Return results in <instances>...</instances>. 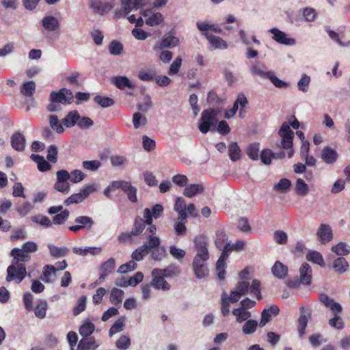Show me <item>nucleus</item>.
Returning a JSON list of instances; mask_svg holds the SVG:
<instances>
[{"mask_svg": "<svg viewBox=\"0 0 350 350\" xmlns=\"http://www.w3.org/2000/svg\"><path fill=\"white\" fill-rule=\"evenodd\" d=\"M150 252L151 258L156 261H161L167 256L166 249L163 246H160V244L152 248Z\"/></svg>", "mask_w": 350, "mask_h": 350, "instance_id": "nucleus-39", "label": "nucleus"}, {"mask_svg": "<svg viewBox=\"0 0 350 350\" xmlns=\"http://www.w3.org/2000/svg\"><path fill=\"white\" fill-rule=\"evenodd\" d=\"M35 91L36 84L33 81L24 83L21 88V93L27 97L32 96L35 93Z\"/></svg>", "mask_w": 350, "mask_h": 350, "instance_id": "nucleus-44", "label": "nucleus"}, {"mask_svg": "<svg viewBox=\"0 0 350 350\" xmlns=\"http://www.w3.org/2000/svg\"><path fill=\"white\" fill-rule=\"evenodd\" d=\"M338 158V152L330 146H325L321 151V159L327 164L335 163Z\"/></svg>", "mask_w": 350, "mask_h": 350, "instance_id": "nucleus-20", "label": "nucleus"}, {"mask_svg": "<svg viewBox=\"0 0 350 350\" xmlns=\"http://www.w3.org/2000/svg\"><path fill=\"white\" fill-rule=\"evenodd\" d=\"M258 327V322L256 320L249 319L243 324L242 331L245 334L254 333Z\"/></svg>", "mask_w": 350, "mask_h": 350, "instance_id": "nucleus-53", "label": "nucleus"}, {"mask_svg": "<svg viewBox=\"0 0 350 350\" xmlns=\"http://www.w3.org/2000/svg\"><path fill=\"white\" fill-rule=\"evenodd\" d=\"M274 157L275 154L269 149H265L260 153V159L265 165L270 164Z\"/></svg>", "mask_w": 350, "mask_h": 350, "instance_id": "nucleus-64", "label": "nucleus"}, {"mask_svg": "<svg viewBox=\"0 0 350 350\" xmlns=\"http://www.w3.org/2000/svg\"><path fill=\"white\" fill-rule=\"evenodd\" d=\"M88 197V186H85L81 193H74L64 201L66 206H69L74 203H79Z\"/></svg>", "mask_w": 350, "mask_h": 350, "instance_id": "nucleus-31", "label": "nucleus"}, {"mask_svg": "<svg viewBox=\"0 0 350 350\" xmlns=\"http://www.w3.org/2000/svg\"><path fill=\"white\" fill-rule=\"evenodd\" d=\"M219 112V109H210L202 111L199 124V130L202 133H208L211 126L216 124L217 116Z\"/></svg>", "mask_w": 350, "mask_h": 350, "instance_id": "nucleus-9", "label": "nucleus"}, {"mask_svg": "<svg viewBox=\"0 0 350 350\" xmlns=\"http://www.w3.org/2000/svg\"><path fill=\"white\" fill-rule=\"evenodd\" d=\"M228 156L232 161H237L241 159V148L237 142H231L228 147Z\"/></svg>", "mask_w": 350, "mask_h": 350, "instance_id": "nucleus-34", "label": "nucleus"}, {"mask_svg": "<svg viewBox=\"0 0 350 350\" xmlns=\"http://www.w3.org/2000/svg\"><path fill=\"white\" fill-rule=\"evenodd\" d=\"M332 251L338 256H347L350 253V246L345 242H340L332 246Z\"/></svg>", "mask_w": 350, "mask_h": 350, "instance_id": "nucleus-41", "label": "nucleus"}, {"mask_svg": "<svg viewBox=\"0 0 350 350\" xmlns=\"http://www.w3.org/2000/svg\"><path fill=\"white\" fill-rule=\"evenodd\" d=\"M300 282L304 285H310L312 280V269L310 266L305 262L302 264L299 269Z\"/></svg>", "mask_w": 350, "mask_h": 350, "instance_id": "nucleus-25", "label": "nucleus"}, {"mask_svg": "<svg viewBox=\"0 0 350 350\" xmlns=\"http://www.w3.org/2000/svg\"><path fill=\"white\" fill-rule=\"evenodd\" d=\"M204 36L208 40L211 44V49H226L228 44L226 41H224L222 38L212 35L209 33H204Z\"/></svg>", "mask_w": 350, "mask_h": 350, "instance_id": "nucleus-23", "label": "nucleus"}, {"mask_svg": "<svg viewBox=\"0 0 350 350\" xmlns=\"http://www.w3.org/2000/svg\"><path fill=\"white\" fill-rule=\"evenodd\" d=\"M90 6L95 12H97L100 14H104L109 12L112 8V6L110 3H103L100 1H92Z\"/></svg>", "mask_w": 350, "mask_h": 350, "instance_id": "nucleus-33", "label": "nucleus"}, {"mask_svg": "<svg viewBox=\"0 0 350 350\" xmlns=\"http://www.w3.org/2000/svg\"><path fill=\"white\" fill-rule=\"evenodd\" d=\"M38 250V245L35 242L27 241L23 244L22 248L15 247L11 250L10 256L18 258L23 262H29L31 259L30 253H34Z\"/></svg>", "mask_w": 350, "mask_h": 350, "instance_id": "nucleus-7", "label": "nucleus"}, {"mask_svg": "<svg viewBox=\"0 0 350 350\" xmlns=\"http://www.w3.org/2000/svg\"><path fill=\"white\" fill-rule=\"evenodd\" d=\"M250 71L253 75H257L263 79H267L271 71H267L264 65H252Z\"/></svg>", "mask_w": 350, "mask_h": 350, "instance_id": "nucleus-43", "label": "nucleus"}, {"mask_svg": "<svg viewBox=\"0 0 350 350\" xmlns=\"http://www.w3.org/2000/svg\"><path fill=\"white\" fill-rule=\"evenodd\" d=\"M68 172L66 170H60L57 172V181L54 185V188L62 193H67L70 190L68 183Z\"/></svg>", "mask_w": 350, "mask_h": 350, "instance_id": "nucleus-14", "label": "nucleus"}, {"mask_svg": "<svg viewBox=\"0 0 350 350\" xmlns=\"http://www.w3.org/2000/svg\"><path fill=\"white\" fill-rule=\"evenodd\" d=\"M245 243L242 240H238L234 244L226 243L221 254L216 262V270L217 272V277L219 280H224L226 275V260L229 256V254L233 251H240L245 248Z\"/></svg>", "mask_w": 350, "mask_h": 350, "instance_id": "nucleus-1", "label": "nucleus"}, {"mask_svg": "<svg viewBox=\"0 0 350 350\" xmlns=\"http://www.w3.org/2000/svg\"><path fill=\"white\" fill-rule=\"evenodd\" d=\"M124 291L121 289L113 288L110 294V301L113 305L122 303L124 296Z\"/></svg>", "mask_w": 350, "mask_h": 350, "instance_id": "nucleus-51", "label": "nucleus"}, {"mask_svg": "<svg viewBox=\"0 0 350 350\" xmlns=\"http://www.w3.org/2000/svg\"><path fill=\"white\" fill-rule=\"evenodd\" d=\"M204 187L200 184H191L187 186L184 190V195L188 198H193L198 193H202Z\"/></svg>", "mask_w": 350, "mask_h": 350, "instance_id": "nucleus-37", "label": "nucleus"}, {"mask_svg": "<svg viewBox=\"0 0 350 350\" xmlns=\"http://www.w3.org/2000/svg\"><path fill=\"white\" fill-rule=\"evenodd\" d=\"M308 261L317 264L321 267L324 266V260L321 254L317 251H310L306 255Z\"/></svg>", "mask_w": 350, "mask_h": 350, "instance_id": "nucleus-48", "label": "nucleus"}, {"mask_svg": "<svg viewBox=\"0 0 350 350\" xmlns=\"http://www.w3.org/2000/svg\"><path fill=\"white\" fill-rule=\"evenodd\" d=\"M12 147L16 151H23L25 148V137L20 133H15L11 137Z\"/></svg>", "mask_w": 350, "mask_h": 350, "instance_id": "nucleus-26", "label": "nucleus"}, {"mask_svg": "<svg viewBox=\"0 0 350 350\" xmlns=\"http://www.w3.org/2000/svg\"><path fill=\"white\" fill-rule=\"evenodd\" d=\"M115 267L116 260L113 258H110L107 261L104 262L100 265L101 273L98 278L99 281L105 280L106 277L111 274L113 271Z\"/></svg>", "mask_w": 350, "mask_h": 350, "instance_id": "nucleus-21", "label": "nucleus"}, {"mask_svg": "<svg viewBox=\"0 0 350 350\" xmlns=\"http://www.w3.org/2000/svg\"><path fill=\"white\" fill-rule=\"evenodd\" d=\"M69 179L71 183H77L85 178V174L81 170H75L68 173Z\"/></svg>", "mask_w": 350, "mask_h": 350, "instance_id": "nucleus-61", "label": "nucleus"}, {"mask_svg": "<svg viewBox=\"0 0 350 350\" xmlns=\"http://www.w3.org/2000/svg\"><path fill=\"white\" fill-rule=\"evenodd\" d=\"M125 15H127L133 9L141 8L144 5L142 0H121Z\"/></svg>", "mask_w": 350, "mask_h": 350, "instance_id": "nucleus-32", "label": "nucleus"}, {"mask_svg": "<svg viewBox=\"0 0 350 350\" xmlns=\"http://www.w3.org/2000/svg\"><path fill=\"white\" fill-rule=\"evenodd\" d=\"M146 239L147 241L143 245L139 247L133 252L131 255L133 260L136 261L142 260L148 254L152 248L161 244V240L157 236L148 235Z\"/></svg>", "mask_w": 350, "mask_h": 350, "instance_id": "nucleus-5", "label": "nucleus"}, {"mask_svg": "<svg viewBox=\"0 0 350 350\" xmlns=\"http://www.w3.org/2000/svg\"><path fill=\"white\" fill-rule=\"evenodd\" d=\"M156 73L152 70H140L138 78L143 81H150L154 79Z\"/></svg>", "mask_w": 350, "mask_h": 350, "instance_id": "nucleus-63", "label": "nucleus"}, {"mask_svg": "<svg viewBox=\"0 0 350 350\" xmlns=\"http://www.w3.org/2000/svg\"><path fill=\"white\" fill-rule=\"evenodd\" d=\"M142 15L145 17L148 16L146 20V25L149 26H154L161 24L163 21V15L160 12L152 14L150 10H144Z\"/></svg>", "mask_w": 350, "mask_h": 350, "instance_id": "nucleus-22", "label": "nucleus"}, {"mask_svg": "<svg viewBox=\"0 0 350 350\" xmlns=\"http://www.w3.org/2000/svg\"><path fill=\"white\" fill-rule=\"evenodd\" d=\"M49 249L51 255L55 258L65 256L70 252L69 249L66 247H57L53 245H49Z\"/></svg>", "mask_w": 350, "mask_h": 350, "instance_id": "nucleus-47", "label": "nucleus"}, {"mask_svg": "<svg viewBox=\"0 0 350 350\" xmlns=\"http://www.w3.org/2000/svg\"><path fill=\"white\" fill-rule=\"evenodd\" d=\"M272 273L278 278H285L288 275V267L280 261H276L271 268Z\"/></svg>", "mask_w": 350, "mask_h": 350, "instance_id": "nucleus-30", "label": "nucleus"}, {"mask_svg": "<svg viewBox=\"0 0 350 350\" xmlns=\"http://www.w3.org/2000/svg\"><path fill=\"white\" fill-rule=\"evenodd\" d=\"M317 235L322 244H326L333 239L332 229L329 225L321 224L318 228Z\"/></svg>", "mask_w": 350, "mask_h": 350, "instance_id": "nucleus-16", "label": "nucleus"}, {"mask_svg": "<svg viewBox=\"0 0 350 350\" xmlns=\"http://www.w3.org/2000/svg\"><path fill=\"white\" fill-rule=\"evenodd\" d=\"M94 100L96 104L102 107H108L114 104V100L107 96H96Z\"/></svg>", "mask_w": 350, "mask_h": 350, "instance_id": "nucleus-57", "label": "nucleus"}, {"mask_svg": "<svg viewBox=\"0 0 350 350\" xmlns=\"http://www.w3.org/2000/svg\"><path fill=\"white\" fill-rule=\"evenodd\" d=\"M56 269L53 265H46L44 267L42 273L40 276L41 280L44 282H50L53 280L52 276H55Z\"/></svg>", "mask_w": 350, "mask_h": 350, "instance_id": "nucleus-38", "label": "nucleus"}, {"mask_svg": "<svg viewBox=\"0 0 350 350\" xmlns=\"http://www.w3.org/2000/svg\"><path fill=\"white\" fill-rule=\"evenodd\" d=\"M235 291H237L238 294L241 296L250 292V294L254 295L257 299L261 300L262 299L260 291V282L256 279L252 280L250 286L247 281L238 282Z\"/></svg>", "mask_w": 350, "mask_h": 350, "instance_id": "nucleus-8", "label": "nucleus"}, {"mask_svg": "<svg viewBox=\"0 0 350 350\" xmlns=\"http://www.w3.org/2000/svg\"><path fill=\"white\" fill-rule=\"evenodd\" d=\"M72 92L66 88H62L59 92H52L50 95L51 103L47 105V110L50 112L61 109L60 103L70 104L73 101Z\"/></svg>", "mask_w": 350, "mask_h": 350, "instance_id": "nucleus-3", "label": "nucleus"}, {"mask_svg": "<svg viewBox=\"0 0 350 350\" xmlns=\"http://www.w3.org/2000/svg\"><path fill=\"white\" fill-rule=\"evenodd\" d=\"M79 119V113L77 111L74 110L70 111L66 116V117L62 120V124L66 127H72L77 124Z\"/></svg>", "mask_w": 350, "mask_h": 350, "instance_id": "nucleus-36", "label": "nucleus"}, {"mask_svg": "<svg viewBox=\"0 0 350 350\" xmlns=\"http://www.w3.org/2000/svg\"><path fill=\"white\" fill-rule=\"evenodd\" d=\"M159 272H161L166 278H170L179 275L180 269L176 265L171 264L165 269H159Z\"/></svg>", "mask_w": 350, "mask_h": 350, "instance_id": "nucleus-50", "label": "nucleus"}, {"mask_svg": "<svg viewBox=\"0 0 350 350\" xmlns=\"http://www.w3.org/2000/svg\"><path fill=\"white\" fill-rule=\"evenodd\" d=\"M146 226V219H142L139 216H137L135 218L134 223L133 225V228L131 229V234H134V236L140 235L142 232L144 230Z\"/></svg>", "mask_w": 350, "mask_h": 350, "instance_id": "nucleus-29", "label": "nucleus"}, {"mask_svg": "<svg viewBox=\"0 0 350 350\" xmlns=\"http://www.w3.org/2000/svg\"><path fill=\"white\" fill-rule=\"evenodd\" d=\"M230 303L231 302L227 299V294L223 293L221 299V311L224 317H227L230 313Z\"/></svg>", "mask_w": 350, "mask_h": 350, "instance_id": "nucleus-59", "label": "nucleus"}, {"mask_svg": "<svg viewBox=\"0 0 350 350\" xmlns=\"http://www.w3.org/2000/svg\"><path fill=\"white\" fill-rule=\"evenodd\" d=\"M273 34V38L277 42L285 45H293L295 43V40L293 38H288L287 35L277 28H273L269 30Z\"/></svg>", "mask_w": 350, "mask_h": 350, "instance_id": "nucleus-18", "label": "nucleus"}, {"mask_svg": "<svg viewBox=\"0 0 350 350\" xmlns=\"http://www.w3.org/2000/svg\"><path fill=\"white\" fill-rule=\"evenodd\" d=\"M291 185V182L287 178H282L274 185V190L280 192L286 191Z\"/></svg>", "mask_w": 350, "mask_h": 350, "instance_id": "nucleus-60", "label": "nucleus"}, {"mask_svg": "<svg viewBox=\"0 0 350 350\" xmlns=\"http://www.w3.org/2000/svg\"><path fill=\"white\" fill-rule=\"evenodd\" d=\"M179 40L174 36H164L159 45L154 46V50H160L164 48H172L178 44Z\"/></svg>", "mask_w": 350, "mask_h": 350, "instance_id": "nucleus-24", "label": "nucleus"}, {"mask_svg": "<svg viewBox=\"0 0 350 350\" xmlns=\"http://www.w3.org/2000/svg\"><path fill=\"white\" fill-rule=\"evenodd\" d=\"M109 186L111 187L112 191L120 188L125 193L127 194L128 198L131 202H137V189L132 186L131 182L116 180L113 181Z\"/></svg>", "mask_w": 350, "mask_h": 350, "instance_id": "nucleus-11", "label": "nucleus"}, {"mask_svg": "<svg viewBox=\"0 0 350 350\" xmlns=\"http://www.w3.org/2000/svg\"><path fill=\"white\" fill-rule=\"evenodd\" d=\"M295 191L297 194L302 196L308 193V186L301 178H298L296 181Z\"/></svg>", "mask_w": 350, "mask_h": 350, "instance_id": "nucleus-55", "label": "nucleus"}, {"mask_svg": "<svg viewBox=\"0 0 350 350\" xmlns=\"http://www.w3.org/2000/svg\"><path fill=\"white\" fill-rule=\"evenodd\" d=\"M206 262V260H198L197 263H195V260H193V269L198 278H205L208 275V270L205 265Z\"/></svg>", "mask_w": 350, "mask_h": 350, "instance_id": "nucleus-27", "label": "nucleus"}, {"mask_svg": "<svg viewBox=\"0 0 350 350\" xmlns=\"http://www.w3.org/2000/svg\"><path fill=\"white\" fill-rule=\"evenodd\" d=\"M48 304L45 300H40L33 309L36 317L39 319H44L46 316Z\"/></svg>", "mask_w": 350, "mask_h": 350, "instance_id": "nucleus-45", "label": "nucleus"}, {"mask_svg": "<svg viewBox=\"0 0 350 350\" xmlns=\"http://www.w3.org/2000/svg\"><path fill=\"white\" fill-rule=\"evenodd\" d=\"M109 51L111 55H119L123 51V45L117 40H113L109 45Z\"/></svg>", "mask_w": 350, "mask_h": 350, "instance_id": "nucleus-58", "label": "nucleus"}, {"mask_svg": "<svg viewBox=\"0 0 350 350\" xmlns=\"http://www.w3.org/2000/svg\"><path fill=\"white\" fill-rule=\"evenodd\" d=\"M299 310L301 314L297 319V328L299 336L302 337L306 333L308 320L312 317V310L310 308H305L303 306L299 308Z\"/></svg>", "mask_w": 350, "mask_h": 350, "instance_id": "nucleus-15", "label": "nucleus"}, {"mask_svg": "<svg viewBox=\"0 0 350 350\" xmlns=\"http://www.w3.org/2000/svg\"><path fill=\"white\" fill-rule=\"evenodd\" d=\"M49 124L52 129L55 131L57 133H62L64 129L62 124L58 120V118L55 115H52L49 118Z\"/></svg>", "mask_w": 350, "mask_h": 350, "instance_id": "nucleus-56", "label": "nucleus"}, {"mask_svg": "<svg viewBox=\"0 0 350 350\" xmlns=\"http://www.w3.org/2000/svg\"><path fill=\"white\" fill-rule=\"evenodd\" d=\"M112 82L119 89H124L126 87L132 88L133 87V84L126 77H116L112 79Z\"/></svg>", "mask_w": 350, "mask_h": 350, "instance_id": "nucleus-49", "label": "nucleus"}, {"mask_svg": "<svg viewBox=\"0 0 350 350\" xmlns=\"http://www.w3.org/2000/svg\"><path fill=\"white\" fill-rule=\"evenodd\" d=\"M226 243H228L227 234L224 230H217L215 241L216 247L223 250Z\"/></svg>", "mask_w": 350, "mask_h": 350, "instance_id": "nucleus-46", "label": "nucleus"}, {"mask_svg": "<svg viewBox=\"0 0 350 350\" xmlns=\"http://www.w3.org/2000/svg\"><path fill=\"white\" fill-rule=\"evenodd\" d=\"M232 313L234 316L236 317V320L239 323H241L245 321H247L251 317L250 312L241 308H234Z\"/></svg>", "mask_w": 350, "mask_h": 350, "instance_id": "nucleus-42", "label": "nucleus"}, {"mask_svg": "<svg viewBox=\"0 0 350 350\" xmlns=\"http://www.w3.org/2000/svg\"><path fill=\"white\" fill-rule=\"evenodd\" d=\"M133 123L135 129H139L140 126H145L147 124V119L139 112H135L133 116Z\"/></svg>", "mask_w": 350, "mask_h": 350, "instance_id": "nucleus-54", "label": "nucleus"}, {"mask_svg": "<svg viewBox=\"0 0 350 350\" xmlns=\"http://www.w3.org/2000/svg\"><path fill=\"white\" fill-rule=\"evenodd\" d=\"M69 214L70 212L67 209L62 211L60 213L55 215L53 217V223L56 225H60L64 224L68 217Z\"/></svg>", "mask_w": 350, "mask_h": 350, "instance_id": "nucleus-62", "label": "nucleus"}, {"mask_svg": "<svg viewBox=\"0 0 350 350\" xmlns=\"http://www.w3.org/2000/svg\"><path fill=\"white\" fill-rule=\"evenodd\" d=\"M31 158L38 164V168L40 172H46L51 169V165L42 156L32 154Z\"/></svg>", "mask_w": 350, "mask_h": 350, "instance_id": "nucleus-40", "label": "nucleus"}, {"mask_svg": "<svg viewBox=\"0 0 350 350\" xmlns=\"http://www.w3.org/2000/svg\"><path fill=\"white\" fill-rule=\"evenodd\" d=\"M247 103L248 101L245 95L243 94H239L237 100L234 101L232 107L225 111L224 117L226 119H229L233 117L237 113L239 109V106H240L239 116L241 118H244V115L246 112V111L244 109V107L247 105Z\"/></svg>", "mask_w": 350, "mask_h": 350, "instance_id": "nucleus-12", "label": "nucleus"}, {"mask_svg": "<svg viewBox=\"0 0 350 350\" xmlns=\"http://www.w3.org/2000/svg\"><path fill=\"white\" fill-rule=\"evenodd\" d=\"M278 135L282 137L281 148L285 150H289L288 152V157L291 158L294 154L293 148V142L294 133L291 129L290 125L287 122H284L279 131Z\"/></svg>", "mask_w": 350, "mask_h": 350, "instance_id": "nucleus-6", "label": "nucleus"}, {"mask_svg": "<svg viewBox=\"0 0 350 350\" xmlns=\"http://www.w3.org/2000/svg\"><path fill=\"white\" fill-rule=\"evenodd\" d=\"M260 144L258 143H253L248 146L247 148V154L254 161H257L259 158Z\"/></svg>", "mask_w": 350, "mask_h": 350, "instance_id": "nucleus-52", "label": "nucleus"}, {"mask_svg": "<svg viewBox=\"0 0 350 350\" xmlns=\"http://www.w3.org/2000/svg\"><path fill=\"white\" fill-rule=\"evenodd\" d=\"M159 269H154L152 271L151 286L155 289L162 290L163 291H169L171 288L170 284L165 280L166 278L161 272H159Z\"/></svg>", "mask_w": 350, "mask_h": 350, "instance_id": "nucleus-13", "label": "nucleus"}, {"mask_svg": "<svg viewBox=\"0 0 350 350\" xmlns=\"http://www.w3.org/2000/svg\"><path fill=\"white\" fill-rule=\"evenodd\" d=\"M194 245L197 252L193 259L195 260V263H197L198 260L207 261L209 258V253L206 237L202 234L196 237L194 239Z\"/></svg>", "mask_w": 350, "mask_h": 350, "instance_id": "nucleus-10", "label": "nucleus"}, {"mask_svg": "<svg viewBox=\"0 0 350 350\" xmlns=\"http://www.w3.org/2000/svg\"><path fill=\"white\" fill-rule=\"evenodd\" d=\"M319 301L326 308H329L334 314V317L329 320V324L331 327L337 329L344 328V323L338 314L342 312V306L340 304L336 302L334 299L329 297L325 293H321L319 295Z\"/></svg>", "mask_w": 350, "mask_h": 350, "instance_id": "nucleus-2", "label": "nucleus"}, {"mask_svg": "<svg viewBox=\"0 0 350 350\" xmlns=\"http://www.w3.org/2000/svg\"><path fill=\"white\" fill-rule=\"evenodd\" d=\"M42 25L46 30L54 31L59 29V23L55 17L48 16L44 17L42 20Z\"/></svg>", "mask_w": 350, "mask_h": 350, "instance_id": "nucleus-28", "label": "nucleus"}, {"mask_svg": "<svg viewBox=\"0 0 350 350\" xmlns=\"http://www.w3.org/2000/svg\"><path fill=\"white\" fill-rule=\"evenodd\" d=\"M163 206L160 204H157L152 206V209L148 208H144L143 215L144 218L147 219V221L151 223V220H153V219H158L163 215Z\"/></svg>", "mask_w": 350, "mask_h": 350, "instance_id": "nucleus-17", "label": "nucleus"}, {"mask_svg": "<svg viewBox=\"0 0 350 350\" xmlns=\"http://www.w3.org/2000/svg\"><path fill=\"white\" fill-rule=\"evenodd\" d=\"M347 260L343 257H338L333 262V269L338 273L346 272L349 268Z\"/></svg>", "mask_w": 350, "mask_h": 350, "instance_id": "nucleus-35", "label": "nucleus"}, {"mask_svg": "<svg viewBox=\"0 0 350 350\" xmlns=\"http://www.w3.org/2000/svg\"><path fill=\"white\" fill-rule=\"evenodd\" d=\"M280 309L275 305H272L269 308L264 309L261 313V319L259 323V326L264 327L271 321L272 317L278 315Z\"/></svg>", "mask_w": 350, "mask_h": 350, "instance_id": "nucleus-19", "label": "nucleus"}, {"mask_svg": "<svg viewBox=\"0 0 350 350\" xmlns=\"http://www.w3.org/2000/svg\"><path fill=\"white\" fill-rule=\"evenodd\" d=\"M26 275L27 269L25 262L12 257L11 265L7 269L6 281H14L16 284H20Z\"/></svg>", "mask_w": 350, "mask_h": 350, "instance_id": "nucleus-4", "label": "nucleus"}]
</instances>
